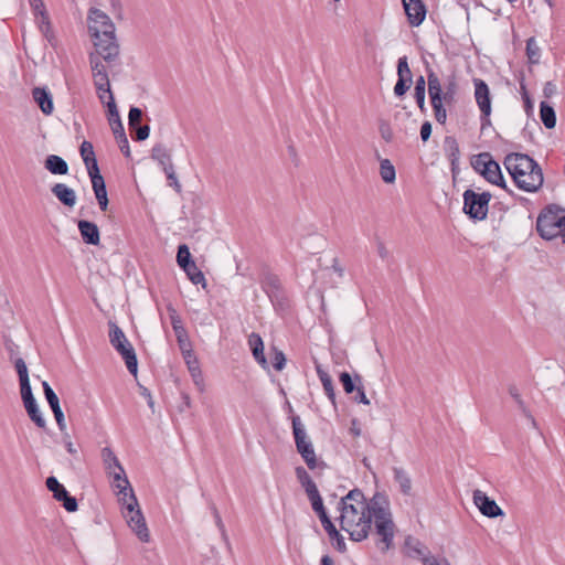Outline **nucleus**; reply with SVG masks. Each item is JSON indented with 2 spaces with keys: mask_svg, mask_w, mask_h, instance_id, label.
I'll list each match as a JSON object with an SVG mask.
<instances>
[{
  "mask_svg": "<svg viewBox=\"0 0 565 565\" xmlns=\"http://www.w3.org/2000/svg\"><path fill=\"white\" fill-rule=\"evenodd\" d=\"M291 425L296 449L303 459V461L306 462L307 467L310 470H315L317 468H324L326 463L321 460H318L313 448V444L309 436L307 435L306 427L298 415H294L291 417Z\"/></svg>",
  "mask_w": 565,
  "mask_h": 565,
  "instance_id": "nucleus-5",
  "label": "nucleus"
},
{
  "mask_svg": "<svg viewBox=\"0 0 565 565\" xmlns=\"http://www.w3.org/2000/svg\"><path fill=\"white\" fill-rule=\"evenodd\" d=\"M30 4L32 7L34 15L39 13L41 14V12H46L43 0H30Z\"/></svg>",
  "mask_w": 565,
  "mask_h": 565,
  "instance_id": "nucleus-64",
  "label": "nucleus"
},
{
  "mask_svg": "<svg viewBox=\"0 0 565 565\" xmlns=\"http://www.w3.org/2000/svg\"><path fill=\"white\" fill-rule=\"evenodd\" d=\"M310 502L312 510L318 514L323 529H331L333 523L324 509L321 495L316 497L315 499L310 500Z\"/></svg>",
  "mask_w": 565,
  "mask_h": 565,
  "instance_id": "nucleus-36",
  "label": "nucleus"
},
{
  "mask_svg": "<svg viewBox=\"0 0 565 565\" xmlns=\"http://www.w3.org/2000/svg\"><path fill=\"white\" fill-rule=\"evenodd\" d=\"M25 411L31 418V420L39 427V428H45L46 422L44 417L42 416L39 406L36 404L35 398L31 399L29 402L23 403Z\"/></svg>",
  "mask_w": 565,
  "mask_h": 565,
  "instance_id": "nucleus-35",
  "label": "nucleus"
},
{
  "mask_svg": "<svg viewBox=\"0 0 565 565\" xmlns=\"http://www.w3.org/2000/svg\"><path fill=\"white\" fill-rule=\"evenodd\" d=\"M106 106L108 122L114 136L117 137L126 134L114 96H110V100H107Z\"/></svg>",
  "mask_w": 565,
  "mask_h": 565,
  "instance_id": "nucleus-24",
  "label": "nucleus"
},
{
  "mask_svg": "<svg viewBox=\"0 0 565 565\" xmlns=\"http://www.w3.org/2000/svg\"><path fill=\"white\" fill-rule=\"evenodd\" d=\"M425 565H451L450 562L446 557L437 558L435 556L429 555V557L424 558Z\"/></svg>",
  "mask_w": 565,
  "mask_h": 565,
  "instance_id": "nucleus-60",
  "label": "nucleus"
},
{
  "mask_svg": "<svg viewBox=\"0 0 565 565\" xmlns=\"http://www.w3.org/2000/svg\"><path fill=\"white\" fill-rule=\"evenodd\" d=\"M475 85V98L480 113L486 116L491 115V98L488 84L481 78L473 79Z\"/></svg>",
  "mask_w": 565,
  "mask_h": 565,
  "instance_id": "nucleus-17",
  "label": "nucleus"
},
{
  "mask_svg": "<svg viewBox=\"0 0 565 565\" xmlns=\"http://www.w3.org/2000/svg\"><path fill=\"white\" fill-rule=\"evenodd\" d=\"M131 131H135V135L132 138L137 141H143L146 140L150 135V127L148 125H138L136 129H130Z\"/></svg>",
  "mask_w": 565,
  "mask_h": 565,
  "instance_id": "nucleus-54",
  "label": "nucleus"
},
{
  "mask_svg": "<svg viewBox=\"0 0 565 565\" xmlns=\"http://www.w3.org/2000/svg\"><path fill=\"white\" fill-rule=\"evenodd\" d=\"M493 161V158L491 153L489 152H481L479 154L473 156L471 159V167L475 169L476 172L482 175L483 171L488 166H490V162Z\"/></svg>",
  "mask_w": 565,
  "mask_h": 565,
  "instance_id": "nucleus-40",
  "label": "nucleus"
},
{
  "mask_svg": "<svg viewBox=\"0 0 565 565\" xmlns=\"http://www.w3.org/2000/svg\"><path fill=\"white\" fill-rule=\"evenodd\" d=\"M44 167L52 174H66L68 172L67 162L60 156L50 154L46 157Z\"/></svg>",
  "mask_w": 565,
  "mask_h": 565,
  "instance_id": "nucleus-31",
  "label": "nucleus"
},
{
  "mask_svg": "<svg viewBox=\"0 0 565 565\" xmlns=\"http://www.w3.org/2000/svg\"><path fill=\"white\" fill-rule=\"evenodd\" d=\"M425 90H426V81H425L424 76H419L415 83L414 97H415L416 104L422 113L426 111Z\"/></svg>",
  "mask_w": 565,
  "mask_h": 565,
  "instance_id": "nucleus-41",
  "label": "nucleus"
},
{
  "mask_svg": "<svg viewBox=\"0 0 565 565\" xmlns=\"http://www.w3.org/2000/svg\"><path fill=\"white\" fill-rule=\"evenodd\" d=\"M405 548L408 557L419 558L424 563V558L429 557V551L416 539L408 536L405 540Z\"/></svg>",
  "mask_w": 565,
  "mask_h": 565,
  "instance_id": "nucleus-30",
  "label": "nucleus"
},
{
  "mask_svg": "<svg viewBox=\"0 0 565 565\" xmlns=\"http://www.w3.org/2000/svg\"><path fill=\"white\" fill-rule=\"evenodd\" d=\"M556 205H548L542 210L536 220V231L543 239L551 241L561 237L565 243V214Z\"/></svg>",
  "mask_w": 565,
  "mask_h": 565,
  "instance_id": "nucleus-4",
  "label": "nucleus"
},
{
  "mask_svg": "<svg viewBox=\"0 0 565 565\" xmlns=\"http://www.w3.org/2000/svg\"><path fill=\"white\" fill-rule=\"evenodd\" d=\"M503 164L520 190L536 192L542 186V169L530 156L511 152L505 156Z\"/></svg>",
  "mask_w": 565,
  "mask_h": 565,
  "instance_id": "nucleus-2",
  "label": "nucleus"
},
{
  "mask_svg": "<svg viewBox=\"0 0 565 565\" xmlns=\"http://www.w3.org/2000/svg\"><path fill=\"white\" fill-rule=\"evenodd\" d=\"M52 193L58 199V201L65 206L72 207L76 203V194L73 189L64 183H55L52 189Z\"/></svg>",
  "mask_w": 565,
  "mask_h": 565,
  "instance_id": "nucleus-28",
  "label": "nucleus"
},
{
  "mask_svg": "<svg viewBox=\"0 0 565 565\" xmlns=\"http://www.w3.org/2000/svg\"><path fill=\"white\" fill-rule=\"evenodd\" d=\"M355 391H356V395L354 397L355 402L364 404V405H369L370 399L366 397L364 388L361 385H359Z\"/></svg>",
  "mask_w": 565,
  "mask_h": 565,
  "instance_id": "nucleus-63",
  "label": "nucleus"
},
{
  "mask_svg": "<svg viewBox=\"0 0 565 565\" xmlns=\"http://www.w3.org/2000/svg\"><path fill=\"white\" fill-rule=\"evenodd\" d=\"M109 342L121 355L130 374L137 375L138 360L134 347L115 322H109Z\"/></svg>",
  "mask_w": 565,
  "mask_h": 565,
  "instance_id": "nucleus-7",
  "label": "nucleus"
},
{
  "mask_svg": "<svg viewBox=\"0 0 565 565\" xmlns=\"http://www.w3.org/2000/svg\"><path fill=\"white\" fill-rule=\"evenodd\" d=\"M482 177L490 183L498 185L504 190H507V183L503 178L501 168L497 161L490 162V166L486 168V170L482 173Z\"/></svg>",
  "mask_w": 565,
  "mask_h": 565,
  "instance_id": "nucleus-29",
  "label": "nucleus"
},
{
  "mask_svg": "<svg viewBox=\"0 0 565 565\" xmlns=\"http://www.w3.org/2000/svg\"><path fill=\"white\" fill-rule=\"evenodd\" d=\"M14 366H15L17 373L19 375V381H28L29 374H28V367H26L24 360L22 358L17 359L14 362Z\"/></svg>",
  "mask_w": 565,
  "mask_h": 565,
  "instance_id": "nucleus-53",
  "label": "nucleus"
},
{
  "mask_svg": "<svg viewBox=\"0 0 565 565\" xmlns=\"http://www.w3.org/2000/svg\"><path fill=\"white\" fill-rule=\"evenodd\" d=\"M115 138L118 141L120 151L124 153V156L127 157V158L130 157L129 142H128L126 134H122V135L117 136Z\"/></svg>",
  "mask_w": 565,
  "mask_h": 565,
  "instance_id": "nucleus-57",
  "label": "nucleus"
},
{
  "mask_svg": "<svg viewBox=\"0 0 565 565\" xmlns=\"http://www.w3.org/2000/svg\"><path fill=\"white\" fill-rule=\"evenodd\" d=\"M295 473H296V477H297L299 483L305 489L309 500H312L316 497L320 495L316 483L313 482V480L311 479V477L309 476V473L302 466L297 467L295 469Z\"/></svg>",
  "mask_w": 565,
  "mask_h": 565,
  "instance_id": "nucleus-27",
  "label": "nucleus"
},
{
  "mask_svg": "<svg viewBox=\"0 0 565 565\" xmlns=\"http://www.w3.org/2000/svg\"><path fill=\"white\" fill-rule=\"evenodd\" d=\"M540 117L544 126L548 129H552L556 125V115L555 110L547 103L542 102L540 105Z\"/></svg>",
  "mask_w": 565,
  "mask_h": 565,
  "instance_id": "nucleus-37",
  "label": "nucleus"
},
{
  "mask_svg": "<svg viewBox=\"0 0 565 565\" xmlns=\"http://www.w3.org/2000/svg\"><path fill=\"white\" fill-rule=\"evenodd\" d=\"M79 152L88 175L99 173L100 171L94 152L93 143L84 140L79 147Z\"/></svg>",
  "mask_w": 565,
  "mask_h": 565,
  "instance_id": "nucleus-21",
  "label": "nucleus"
},
{
  "mask_svg": "<svg viewBox=\"0 0 565 565\" xmlns=\"http://www.w3.org/2000/svg\"><path fill=\"white\" fill-rule=\"evenodd\" d=\"M508 392L510 394V396L514 399V402L516 403L519 409L524 414V416L531 422V424L533 426L536 425L535 423V419L534 417L532 416V414L530 413V411L527 409V407L525 406V403L524 401L522 399L520 393H519V390L515 385H510L509 388H508Z\"/></svg>",
  "mask_w": 565,
  "mask_h": 565,
  "instance_id": "nucleus-39",
  "label": "nucleus"
},
{
  "mask_svg": "<svg viewBox=\"0 0 565 565\" xmlns=\"http://www.w3.org/2000/svg\"><path fill=\"white\" fill-rule=\"evenodd\" d=\"M455 95H456V83H455V81H450L446 85V89L445 90L441 89V102L447 105H450L455 100Z\"/></svg>",
  "mask_w": 565,
  "mask_h": 565,
  "instance_id": "nucleus-48",
  "label": "nucleus"
},
{
  "mask_svg": "<svg viewBox=\"0 0 565 565\" xmlns=\"http://www.w3.org/2000/svg\"><path fill=\"white\" fill-rule=\"evenodd\" d=\"M169 312L171 326L174 331L180 350L182 351L183 354L188 353L189 355H192L191 343L181 317L174 309H169Z\"/></svg>",
  "mask_w": 565,
  "mask_h": 565,
  "instance_id": "nucleus-14",
  "label": "nucleus"
},
{
  "mask_svg": "<svg viewBox=\"0 0 565 565\" xmlns=\"http://www.w3.org/2000/svg\"><path fill=\"white\" fill-rule=\"evenodd\" d=\"M472 499L479 511L487 518L494 519L504 514L497 502L481 490H475Z\"/></svg>",
  "mask_w": 565,
  "mask_h": 565,
  "instance_id": "nucleus-13",
  "label": "nucleus"
},
{
  "mask_svg": "<svg viewBox=\"0 0 565 565\" xmlns=\"http://www.w3.org/2000/svg\"><path fill=\"white\" fill-rule=\"evenodd\" d=\"M95 52L105 62H113L119 55V44L116 35L93 38Z\"/></svg>",
  "mask_w": 565,
  "mask_h": 565,
  "instance_id": "nucleus-11",
  "label": "nucleus"
},
{
  "mask_svg": "<svg viewBox=\"0 0 565 565\" xmlns=\"http://www.w3.org/2000/svg\"><path fill=\"white\" fill-rule=\"evenodd\" d=\"M462 211L469 218L473 221H483L488 216L489 203L491 201L490 192L478 193L471 189H467L463 194Z\"/></svg>",
  "mask_w": 565,
  "mask_h": 565,
  "instance_id": "nucleus-8",
  "label": "nucleus"
},
{
  "mask_svg": "<svg viewBox=\"0 0 565 565\" xmlns=\"http://www.w3.org/2000/svg\"><path fill=\"white\" fill-rule=\"evenodd\" d=\"M393 477L396 483L399 486V490L404 495H411L412 494V479L408 475V472L401 468V467H394L393 468Z\"/></svg>",
  "mask_w": 565,
  "mask_h": 565,
  "instance_id": "nucleus-32",
  "label": "nucleus"
},
{
  "mask_svg": "<svg viewBox=\"0 0 565 565\" xmlns=\"http://www.w3.org/2000/svg\"><path fill=\"white\" fill-rule=\"evenodd\" d=\"M444 149L448 160L450 161L451 172L455 174L459 170L460 149L455 137L446 136L444 140Z\"/></svg>",
  "mask_w": 565,
  "mask_h": 565,
  "instance_id": "nucleus-23",
  "label": "nucleus"
},
{
  "mask_svg": "<svg viewBox=\"0 0 565 565\" xmlns=\"http://www.w3.org/2000/svg\"><path fill=\"white\" fill-rule=\"evenodd\" d=\"M93 191L95 193L96 200L98 202L100 211L105 212L108 207V196L106 184L103 175L99 173L89 175Z\"/></svg>",
  "mask_w": 565,
  "mask_h": 565,
  "instance_id": "nucleus-20",
  "label": "nucleus"
},
{
  "mask_svg": "<svg viewBox=\"0 0 565 565\" xmlns=\"http://www.w3.org/2000/svg\"><path fill=\"white\" fill-rule=\"evenodd\" d=\"M317 375L323 386V391L330 402L335 406V392L331 376L324 371L321 365H316Z\"/></svg>",
  "mask_w": 565,
  "mask_h": 565,
  "instance_id": "nucleus-33",
  "label": "nucleus"
},
{
  "mask_svg": "<svg viewBox=\"0 0 565 565\" xmlns=\"http://www.w3.org/2000/svg\"><path fill=\"white\" fill-rule=\"evenodd\" d=\"M96 93H97V96H98L99 100L103 104L107 103V102H105V95L106 94H108V100H110V96H114L113 92L110 89V83L109 82H108V85H102L100 88H96Z\"/></svg>",
  "mask_w": 565,
  "mask_h": 565,
  "instance_id": "nucleus-59",
  "label": "nucleus"
},
{
  "mask_svg": "<svg viewBox=\"0 0 565 565\" xmlns=\"http://www.w3.org/2000/svg\"><path fill=\"white\" fill-rule=\"evenodd\" d=\"M20 391H21V397H22L23 403L34 399L30 380L20 381Z\"/></svg>",
  "mask_w": 565,
  "mask_h": 565,
  "instance_id": "nucleus-52",
  "label": "nucleus"
},
{
  "mask_svg": "<svg viewBox=\"0 0 565 565\" xmlns=\"http://www.w3.org/2000/svg\"><path fill=\"white\" fill-rule=\"evenodd\" d=\"M35 22L39 26V30L45 28V26H51V21H50V17L47 14V12H41V14H35Z\"/></svg>",
  "mask_w": 565,
  "mask_h": 565,
  "instance_id": "nucleus-58",
  "label": "nucleus"
},
{
  "mask_svg": "<svg viewBox=\"0 0 565 565\" xmlns=\"http://www.w3.org/2000/svg\"><path fill=\"white\" fill-rule=\"evenodd\" d=\"M431 135V124L429 121H424L420 127V139L423 142L428 141Z\"/></svg>",
  "mask_w": 565,
  "mask_h": 565,
  "instance_id": "nucleus-61",
  "label": "nucleus"
},
{
  "mask_svg": "<svg viewBox=\"0 0 565 565\" xmlns=\"http://www.w3.org/2000/svg\"><path fill=\"white\" fill-rule=\"evenodd\" d=\"M262 289L268 296L273 305H281L285 300L284 289L277 275L267 273L260 280Z\"/></svg>",
  "mask_w": 565,
  "mask_h": 565,
  "instance_id": "nucleus-12",
  "label": "nucleus"
},
{
  "mask_svg": "<svg viewBox=\"0 0 565 565\" xmlns=\"http://www.w3.org/2000/svg\"><path fill=\"white\" fill-rule=\"evenodd\" d=\"M46 401L54 414V417H55V420H56L60 431H64L66 429V423H65L64 413L60 406V399H58L57 395L54 397H51Z\"/></svg>",
  "mask_w": 565,
  "mask_h": 565,
  "instance_id": "nucleus-38",
  "label": "nucleus"
},
{
  "mask_svg": "<svg viewBox=\"0 0 565 565\" xmlns=\"http://www.w3.org/2000/svg\"><path fill=\"white\" fill-rule=\"evenodd\" d=\"M78 231L81 233L82 239L84 243L88 245H98L100 242L99 228L98 226L86 220L78 221Z\"/></svg>",
  "mask_w": 565,
  "mask_h": 565,
  "instance_id": "nucleus-22",
  "label": "nucleus"
},
{
  "mask_svg": "<svg viewBox=\"0 0 565 565\" xmlns=\"http://www.w3.org/2000/svg\"><path fill=\"white\" fill-rule=\"evenodd\" d=\"M340 526L350 540L362 542L370 532V519L365 516L366 499L362 490L355 488L348 492L340 502Z\"/></svg>",
  "mask_w": 565,
  "mask_h": 565,
  "instance_id": "nucleus-1",
  "label": "nucleus"
},
{
  "mask_svg": "<svg viewBox=\"0 0 565 565\" xmlns=\"http://www.w3.org/2000/svg\"><path fill=\"white\" fill-rule=\"evenodd\" d=\"M121 505L124 509L122 514L128 526L141 542L148 543L150 541V533L132 489H130L127 502L121 503Z\"/></svg>",
  "mask_w": 565,
  "mask_h": 565,
  "instance_id": "nucleus-6",
  "label": "nucleus"
},
{
  "mask_svg": "<svg viewBox=\"0 0 565 565\" xmlns=\"http://www.w3.org/2000/svg\"><path fill=\"white\" fill-rule=\"evenodd\" d=\"M380 174L385 183H393L396 179V171L388 159L381 160Z\"/></svg>",
  "mask_w": 565,
  "mask_h": 565,
  "instance_id": "nucleus-42",
  "label": "nucleus"
},
{
  "mask_svg": "<svg viewBox=\"0 0 565 565\" xmlns=\"http://www.w3.org/2000/svg\"><path fill=\"white\" fill-rule=\"evenodd\" d=\"M183 355H184V359L186 361V364H188V367H189V371H190L192 377L194 379L195 383H198V379L201 380V370L199 367L198 361L195 359H194V361H190V358L192 355H189L188 353H185Z\"/></svg>",
  "mask_w": 565,
  "mask_h": 565,
  "instance_id": "nucleus-51",
  "label": "nucleus"
},
{
  "mask_svg": "<svg viewBox=\"0 0 565 565\" xmlns=\"http://www.w3.org/2000/svg\"><path fill=\"white\" fill-rule=\"evenodd\" d=\"M271 365L276 371H281L286 365V356L282 351L277 349L276 347L271 348Z\"/></svg>",
  "mask_w": 565,
  "mask_h": 565,
  "instance_id": "nucleus-47",
  "label": "nucleus"
},
{
  "mask_svg": "<svg viewBox=\"0 0 565 565\" xmlns=\"http://www.w3.org/2000/svg\"><path fill=\"white\" fill-rule=\"evenodd\" d=\"M151 158L158 161V163L161 166L171 161V154L169 153L167 148L161 143H157L153 146L151 150Z\"/></svg>",
  "mask_w": 565,
  "mask_h": 565,
  "instance_id": "nucleus-44",
  "label": "nucleus"
},
{
  "mask_svg": "<svg viewBox=\"0 0 565 565\" xmlns=\"http://www.w3.org/2000/svg\"><path fill=\"white\" fill-rule=\"evenodd\" d=\"M339 380L343 386V390L347 394H352L358 386L355 385V381L361 383V376L355 375V380L352 379V376L348 372H342L339 376Z\"/></svg>",
  "mask_w": 565,
  "mask_h": 565,
  "instance_id": "nucleus-45",
  "label": "nucleus"
},
{
  "mask_svg": "<svg viewBox=\"0 0 565 565\" xmlns=\"http://www.w3.org/2000/svg\"><path fill=\"white\" fill-rule=\"evenodd\" d=\"M102 60L103 58L98 55L89 54V65L95 88H100L102 85H108V73Z\"/></svg>",
  "mask_w": 565,
  "mask_h": 565,
  "instance_id": "nucleus-19",
  "label": "nucleus"
},
{
  "mask_svg": "<svg viewBox=\"0 0 565 565\" xmlns=\"http://www.w3.org/2000/svg\"><path fill=\"white\" fill-rule=\"evenodd\" d=\"M32 96L43 114L51 115L53 113L54 106L52 95L46 88L34 87Z\"/></svg>",
  "mask_w": 565,
  "mask_h": 565,
  "instance_id": "nucleus-26",
  "label": "nucleus"
},
{
  "mask_svg": "<svg viewBox=\"0 0 565 565\" xmlns=\"http://www.w3.org/2000/svg\"><path fill=\"white\" fill-rule=\"evenodd\" d=\"M427 85L430 104L437 122L444 125L447 120V110L441 102V83L437 74L427 66Z\"/></svg>",
  "mask_w": 565,
  "mask_h": 565,
  "instance_id": "nucleus-9",
  "label": "nucleus"
},
{
  "mask_svg": "<svg viewBox=\"0 0 565 565\" xmlns=\"http://www.w3.org/2000/svg\"><path fill=\"white\" fill-rule=\"evenodd\" d=\"M63 508L67 512H75L78 509V503L75 497H72L71 494L66 495L62 501Z\"/></svg>",
  "mask_w": 565,
  "mask_h": 565,
  "instance_id": "nucleus-56",
  "label": "nucleus"
},
{
  "mask_svg": "<svg viewBox=\"0 0 565 565\" xmlns=\"http://www.w3.org/2000/svg\"><path fill=\"white\" fill-rule=\"evenodd\" d=\"M182 270L186 274V277L194 285H201L203 288L206 287V279L201 269L196 266L195 262H191L186 267H182Z\"/></svg>",
  "mask_w": 565,
  "mask_h": 565,
  "instance_id": "nucleus-34",
  "label": "nucleus"
},
{
  "mask_svg": "<svg viewBox=\"0 0 565 565\" xmlns=\"http://www.w3.org/2000/svg\"><path fill=\"white\" fill-rule=\"evenodd\" d=\"M40 32L43 34V36L45 38L47 43L53 49L57 47V39H56L55 34H54L52 25L51 26H45V28L41 29Z\"/></svg>",
  "mask_w": 565,
  "mask_h": 565,
  "instance_id": "nucleus-55",
  "label": "nucleus"
},
{
  "mask_svg": "<svg viewBox=\"0 0 565 565\" xmlns=\"http://www.w3.org/2000/svg\"><path fill=\"white\" fill-rule=\"evenodd\" d=\"M397 76L398 79L394 86V94L397 97H401L409 89L412 83V72L408 66L407 56H402L398 58Z\"/></svg>",
  "mask_w": 565,
  "mask_h": 565,
  "instance_id": "nucleus-16",
  "label": "nucleus"
},
{
  "mask_svg": "<svg viewBox=\"0 0 565 565\" xmlns=\"http://www.w3.org/2000/svg\"><path fill=\"white\" fill-rule=\"evenodd\" d=\"M191 262H194V260L192 259V255L190 253L188 245H185V244L179 245L178 253H177L178 265L182 268V267H186V265H189Z\"/></svg>",
  "mask_w": 565,
  "mask_h": 565,
  "instance_id": "nucleus-46",
  "label": "nucleus"
},
{
  "mask_svg": "<svg viewBox=\"0 0 565 565\" xmlns=\"http://www.w3.org/2000/svg\"><path fill=\"white\" fill-rule=\"evenodd\" d=\"M248 345H249V349L252 351V354H253V358L255 359V361L263 369H268V362L264 354V342H263L262 337L256 332H252L248 335Z\"/></svg>",
  "mask_w": 565,
  "mask_h": 565,
  "instance_id": "nucleus-25",
  "label": "nucleus"
},
{
  "mask_svg": "<svg viewBox=\"0 0 565 565\" xmlns=\"http://www.w3.org/2000/svg\"><path fill=\"white\" fill-rule=\"evenodd\" d=\"M142 119V110L138 107H131L128 114L129 129H136Z\"/></svg>",
  "mask_w": 565,
  "mask_h": 565,
  "instance_id": "nucleus-49",
  "label": "nucleus"
},
{
  "mask_svg": "<svg viewBox=\"0 0 565 565\" xmlns=\"http://www.w3.org/2000/svg\"><path fill=\"white\" fill-rule=\"evenodd\" d=\"M117 469H118V472H115V470H113V472H108V475L111 476L114 479L113 484L118 490L117 494L119 497V502L126 503L127 499L129 497V493H130V489H132V488H131L130 482L126 476L124 467L120 466Z\"/></svg>",
  "mask_w": 565,
  "mask_h": 565,
  "instance_id": "nucleus-18",
  "label": "nucleus"
},
{
  "mask_svg": "<svg viewBox=\"0 0 565 565\" xmlns=\"http://www.w3.org/2000/svg\"><path fill=\"white\" fill-rule=\"evenodd\" d=\"M540 49L535 43V40L533 38L529 39L526 41V54L529 56L530 62L535 63L537 62L540 57Z\"/></svg>",
  "mask_w": 565,
  "mask_h": 565,
  "instance_id": "nucleus-50",
  "label": "nucleus"
},
{
  "mask_svg": "<svg viewBox=\"0 0 565 565\" xmlns=\"http://www.w3.org/2000/svg\"><path fill=\"white\" fill-rule=\"evenodd\" d=\"M407 17V21L412 26H419L427 13L425 3L422 0H402Z\"/></svg>",
  "mask_w": 565,
  "mask_h": 565,
  "instance_id": "nucleus-15",
  "label": "nucleus"
},
{
  "mask_svg": "<svg viewBox=\"0 0 565 565\" xmlns=\"http://www.w3.org/2000/svg\"><path fill=\"white\" fill-rule=\"evenodd\" d=\"M45 484H46V488H47L52 493H55L60 488H62V487H63V484H62V483H60V481H58L55 477H53V476H51V477H49V478L46 479Z\"/></svg>",
  "mask_w": 565,
  "mask_h": 565,
  "instance_id": "nucleus-62",
  "label": "nucleus"
},
{
  "mask_svg": "<svg viewBox=\"0 0 565 565\" xmlns=\"http://www.w3.org/2000/svg\"><path fill=\"white\" fill-rule=\"evenodd\" d=\"M102 458L107 473L113 472V468H118L121 466L117 456L109 447H105L102 449Z\"/></svg>",
  "mask_w": 565,
  "mask_h": 565,
  "instance_id": "nucleus-43",
  "label": "nucleus"
},
{
  "mask_svg": "<svg viewBox=\"0 0 565 565\" xmlns=\"http://www.w3.org/2000/svg\"><path fill=\"white\" fill-rule=\"evenodd\" d=\"M366 505L365 516L370 519V526L372 525V521H374L375 532L381 537L377 545L383 544L381 550L385 552L393 545L395 531L387 495L375 492L374 495L366 501Z\"/></svg>",
  "mask_w": 565,
  "mask_h": 565,
  "instance_id": "nucleus-3",
  "label": "nucleus"
},
{
  "mask_svg": "<svg viewBox=\"0 0 565 565\" xmlns=\"http://www.w3.org/2000/svg\"><path fill=\"white\" fill-rule=\"evenodd\" d=\"M88 30L92 38L115 35V24L104 11L92 8L88 12Z\"/></svg>",
  "mask_w": 565,
  "mask_h": 565,
  "instance_id": "nucleus-10",
  "label": "nucleus"
}]
</instances>
